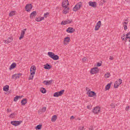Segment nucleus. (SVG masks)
Segmentation results:
<instances>
[{
    "label": "nucleus",
    "instance_id": "25",
    "mask_svg": "<svg viewBox=\"0 0 130 130\" xmlns=\"http://www.w3.org/2000/svg\"><path fill=\"white\" fill-rule=\"evenodd\" d=\"M16 15V11H12L11 12H10L9 16V17H13Z\"/></svg>",
    "mask_w": 130,
    "mask_h": 130
},
{
    "label": "nucleus",
    "instance_id": "53",
    "mask_svg": "<svg viewBox=\"0 0 130 130\" xmlns=\"http://www.w3.org/2000/svg\"><path fill=\"white\" fill-rule=\"evenodd\" d=\"M128 109H129V106H126L125 108V110H128Z\"/></svg>",
    "mask_w": 130,
    "mask_h": 130
},
{
    "label": "nucleus",
    "instance_id": "28",
    "mask_svg": "<svg viewBox=\"0 0 130 130\" xmlns=\"http://www.w3.org/2000/svg\"><path fill=\"white\" fill-rule=\"evenodd\" d=\"M111 86V84L109 83L108 84L106 87H105V90L106 91H107L108 90H109V89H110V87Z\"/></svg>",
    "mask_w": 130,
    "mask_h": 130
},
{
    "label": "nucleus",
    "instance_id": "46",
    "mask_svg": "<svg viewBox=\"0 0 130 130\" xmlns=\"http://www.w3.org/2000/svg\"><path fill=\"white\" fill-rule=\"evenodd\" d=\"M87 109H91V108H92V106H91V105H88L87 106Z\"/></svg>",
    "mask_w": 130,
    "mask_h": 130
},
{
    "label": "nucleus",
    "instance_id": "39",
    "mask_svg": "<svg viewBox=\"0 0 130 130\" xmlns=\"http://www.w3.org/2000/svg\"><path fill=\"white\" fill-rule=\"evenodd\" d=\"M42 125H38L36 127V129H41V127H42Z\"/></svg>",
    "mask_w": 130,
    "mask_h": 130
},
{
    "label": "nucleus",
    "instance_id": "21",
    "mask_svg": "<svg viewBox=\"0 0 130 130\" xmlns=\"http://www.w3.org/2000/svg\"><path fill=\"white\" fill-rule=\"evenodd\" d=\"M17 66V64H16V63L13 62L11 64V65L10 66V67L9 68V70H13L14 69H15V68H16Z\"/></svg>",
    "mask_w": 130,
    "mask_h": 130
},
{
    "label": "nucleus",
    "instance_id": "50",
    "mask_svg": "<svg viewBox=\"0 0 130 130\" xmlns=\"http://www.w3.org/2000/svg\"><path fill=\"white\" fill-rule=\"evenodd\" d=\"M109 59H110V60H113L114 59V58L113 57L110 56Z\"/></svg>",
    "mask_w": 130,
    "mask_h": 130
},
{
    "label": "nucleus",
    "instance_id": "8",
    "mask_svg": "<svg viewBox=\"0 0 130 130\" xmlns=\"http://www.w3.org/2000/svg\"><path fill=\"white\" fill-rule=\"evenodd\" d=\"M98 72H99V69L97 68H93L90 70V73L91 75H94L97 74Z\"/></svg>",
    "mask_w": 130,
    "mask_h": 130
},
{
    "label": "nucleus",
    "instance_id": "43",
    "mask_svg": "<svg viewBox=\"0 0 130 130\" xmlns=\"http://www.w3.org/2000/svg\"><path fill=\"white\" fill-rule=\"evenodd\" d=\"M127 23H128V21L127 20H125L123 23V25H127Z\"/></svg>",
    "mask_w": 130,
    "mask_h": 130
},
{
    "label": "nucleus",
    "instance_id": "30",
    "mask_svg": "<svg viewBox=\"0 0 130 130\" xmlns=\"http://www.w3.org/2000/svg\"><path fill=\"white\" fill-rule=\"evenodd\" d=\"M19 98H22V97H21V96H16L14 98V101L17 102V101L19 100Z\"/></svg>",
    "mask_w": 130,
    "mask_h": 130
},
{
    "label": "nucleus",
    "instance_id": "29",
    "mask_svg": "<svg viewBox=\"0 0 130 130\" xmlns=\"http://www.w3.org/2000/svg\"><path fill=\"white\" fill-rule=\"evenodd\" d=\"M58 58H59V57L58 56V55H54L52 59H53L54 60H57V59H58Z\"/></svg>",
    "mask_w": 130,
    "mask_h": 130
},
{
    "label": "nucleus",
    "instance_id": "35",
    "mask_svg": "<svg viewBox=\"0 0 130 130\" xmlns=\"http://www.w3.org/2000/svg\"><path fill=\"white\" fill-rule=\"evenodd\" d=\"M41 111L42 112H45L46 111V107H43L41 109Z\"/></svg>",
    "mask_w": 130,
    "mask_h": 130
},
{
    "label": "nucleus",
    "instance_id": "55",
    "mask_svg": "<svg viewBox=\"0 0 130 130\" xmlns=\"http://www.w3.org/2000/svg\"><path fill=\"white\" fill-rule=\"evenodd\" d=\"M75 119V117H74V116H72L71 117H70V119Z\"/></svg>",
    "mask_w": 130,
    "mask_h": 130
},
{
    "label": "nucleus",
    "instance_id": "18",
    "mask_svg": "<svg viewBox=\"0 0 130 130\" xmlns=\"http://www.w3.org/2000/svg\"><path fill=\"white\" fill-rule=\"evenodd\" d=\"M65 8L63 10V13H64V15H67L68 13L70 12V8L68 7H64Z\"/></svg>",
    "mask_w": 130,
    "mask_h": 130
},
{
    "label": "nucleus",
    "instance_id": "10",
    "mask_svg": "<svg viewBox=\"0 0 130 130\" xmlns=\"http://www.w3.org/2000/svg\"><path fill=\"white\" fill-rule=\"evenodd\" d=\"M26 30H27V29L25 28V29H23L21 31L20 36L19 38V40H21V39H23V38H24V36H25V33Z\"/></svg>",
    "mask_w": 130,
    "mask_h": 130
},
{
    "label": "nucleus",
    "instance_id": "31",
    "mask_svg": "<svg viewBox=\"0 0 130 130\" xmlns=\"http://www.w3.org/2000/svg\"><path fill=\"white\" fill-rule=\"evenodd\" d=\"M40 91L41 93H43V94H45V93H46V90L44 88H42L40 90Z\"/></svg>",
    "mask_w": 130,
    "mask_h": 130
},
{
    "label": "nucleus",
    "instance_id": "34",
    "mask_svg": "<svg viewBox=\"0 0 130 130\" xmlns=\"http://www.w3.org/2000/svg\"><path fill=\"white\" fill-rule=\"evenodd\" d=\"M30 70L36 72V67H35V66H32L31 67Z\"/></svg>",
    "mask_w": 130,
    "mask_h": 130
},
{
    "label": "nucleus",
    "instance_id": "56",
    "mask_svg": "<svg viewBox=\"0 0 130 130\" xmlns=\"http://www.w3.org/2000/svg\"><path fill=\"white\" fill-rule=\"evenodd\" d=\"M44 17H40L41 21H42V20H44Z\"/></svg>",
    "mask_w": 130,
    "mask_h": 130
},
{
    "label": "nucleus",
    "instance_id": "26",
    "mask_svg": "<svg viewBox=\"0 0 130 130\" xmlns=\"http://www.w3.org/2000/svg\"><path fill=\"white\" fill-rule=\"evenodd\" d=\"M9 88H10V87L9 86V85H5L3 87V90H4V91H5V92H8V91H9Z\"/></svg>",
    "mask_w": 130,
    "mask_h": 130
},
{
    "label": "nucleus",
    "instance_id": "45",
    "mask_svg": "<svg viewBox=\"0 0 130 130\" xmlns=\"http://www.w3.org/2000/svg\"><path fill=\"white\" fill-rule=\"evenodd\" d=\"M101 3L102 4V5H103L104 4H105L106 3V1L105 0H101Z\"/></svg>",
    "mask_w": 130,
    "mask_h": 130
},
{
    "label": "nucleus",
    "instance_id": "48",
    "mask_svg": "<svg viewBox=\"0 0 130 130\" xmlns=\"http://www.w3.org/2000/svg\"><path fill=\"white\" fill-rule=\"evenodd\" d=\"M86 60H87V58H86V57H83L82 59V61H83V62H85Z\"/></svg>",
    "mask_w": 130,
    "mask_h": 130
},
{
    "label": "nucleus",
    "instance_id": "9",
    "mask_svg": "<svg viewBox=\"0 0 130 130\" xmlns=\"http://www.w3.org/2000/svg\"><path fill=\"white\" fill-rule=\"evenodd\" d=\"M100 27H101V21H99L94 27L95 31H98L99 29L100 28Z\"/></svg>",
    "mask_w": 130,
    "mask_h": 130
},
{
    "label": "nucleus",
    "instance_id": "52",
    "mask_svg": "<svg viewBox=\"0 0 130 130\" xmlns=\"http://www.w3.org/2000/svg\"><path fill=\"white\" fill-rule=\"evenodd\" d=\"M4 43H6V44L9 43V41H8V40H4Z\"/></svg>",
    "mask_w": 130,
    "mask_h": 130
},
{
    "label": "nucleus",
    "instance_id": "32",
    "mask_svg": "<svg viewBox=\"0 0 130 130\" xmlns=\"http://www.w3.org/2000/svg\"><path fill=\"white\" fill-rule=\"evenodd\" d=\"M16 116V114L15 113H12L9 115L10 118H14Z\"/></svg>",
    "mask_w": 130,
    "mask_h": 130
},
{
    "label": "nucleus",
    "instance_id": "2",
    "mask_svg": "<svg viewBox=\"0 0 130 130\" xmlns=\"http://www.w3.org/2000/svg\"><path fill=\"white\" fill-rule=\"evenodd\" d=\"M92 112L94 114H99L101 112V108L99 106L95 107L92 110Z\"/></svg>",
    "mask_w": 130,
    "mask_h": 130
},
{
    "label": "nucleus",
    "instance_id": "49",
    "mask_svg": "<svg viewBox=\"0 0 130 130\" xmlns=\"http://www.w3.org/2000/svg\"><path fill=\"white\" fill-rule=\"evenodd\" d=\"M7 112H8V113L10 112H12V109H7Z\"/></svg>",
    "mask_w": 130,
    "mask_h": 130
},
{
    "label": "nucleus",
    "instance_id": "15",
    "mask_svg": "<svg viewBox=\"0 0 130 130\" xmlns=\"http://www.w3.org/2000/svg\"><path fill=\"white\" fill-rule=\"evenodd\" d=\"M43 84L44 85H46V86H48V85H51L52 83V80L50 81L45 80L43 82Z\"/></svg>",
    "mask_w": 130,
    "mask_h": 130
},
{
    "label": "nucleus",
    "instance_id": "44",
    "mask_svg": "<svg viewBox=\"0 0 130 130\" xmlns=\"http://www.w3.org/2000/svg\"><path fill=\"white\" fill-rule=\"evenodd\" d=\"M79 130H85V128H84V126H80L79 127Z\"/></svg>",
    "mask_w": 130,
    "mask_h": 130
},
{
    "label": "nucleus",
    "instance_id": "17",
    "mask_svg": "<svg viewBox=\"0 0 130 130\" xmlns=\"http://www.w3.org/2000/svg\"><path fill=\"white\" fill-rule=\"evenodd\" d=\"M74 31L75 29L73 27H69L66 30V32H67V33H74Z\"/></svg>",
    "mask_w": 130,
    "mask_h": 130
},
{
    "label": "nucleus",
    "instance_id": "42",
    "mask_svg": "<svg viewBox=\"0 0 130 130\" xmlns=\"http://www.w3.org/2000/svg\"><path fill=\"white\" fill-rule=\"evenodd\" d=\"M36 72V71H34V70H30V75H35V72Z\"/></svg>",
    "mask_w": 130,
    "mask_h": 130
},
{
    "label": "nucleus",
    "instance_id": "41",
    "mask_svg": "<svg viewBox=\"0 0 130 130\" xmlns=\"http://www.w3.org/2000/svg\"><path fill=\"white\" fill-rule=\"evenodd\" d=\"M126 38H127V39H129V40H130V32H128V33H127L126 34Z\"/></svg>",
    "mask_w": 130,
    "mask_h": 130
},
{
    "label": "nucleus",
    "instance_id": "37",
    "mask_svg": "<svg viewBox=\"0 0 130 130\" xmlns=\"http://www.w3.org/2000/svg\"><path fill=\"white\" fill-rule=\"evenodd\" d=\"M48 16H49V13H48V12H47L44 14V18H47V17H48Z\"/></svg>",
    "mask_w": 130,
    "mask_h": 130
},
{
    "label": "nucleus",
    "instance_id": "5",
    "mask_svg": "<svg viewBox=\"0 0 130 130\" xmlns=\"http://www.w3.org/2000/svg\"><path fill=\"white\" fill-rule=\"evenodd\" d=\"M64 93V90L62 89L60 91L56 92L54 93L53 96L54 97H59L61 95H62L63 93Z\"/></svg>",
    "mask_w": 130,
    "mask_h": 130
},
{
    "label": "nucleus",
    "instance_id": "47",
    "mask_svg": "<svg viewBox=\"0 0 130 130\" xmlns=\"http://www.w3.org/2000/svg\"><path fill=\"white\" fill-rule=\"evenodd\" d=\"M124 27V30H127V26L126 25H123Z\"/></svg>",
    "mask_w": 130,
    "mask_h": 130
},
{
    "label": "nucleus",
    "instance_id": "3",
    "mask_svg": "<svg viewBox=\"0 0 130 130\" xmlns=\"http://www.w3.org/2000/svg\"><path fill=\"white\" fill-rule=\"evenodd\" d=\"M121 83H122V80L119 79L118 80H117L116 82H115L114 87L115 89H117L118 88V86H120L121 85Z\"/></svg>",
    "mask_w": 130,
    "mask_h": 130
},
{
    "label": "nucleus",
    "instance_id": "14",
    "mask_svg": "<svg viewBox=\"0 0 130 130\" xmlns=\"http://www.w3.org/2000/svg\"><path fill=\"white\" fill-rule=\"evenodd\" d=\"M70 37H67L65 38L63 40L64 45H67L68 44V43H69V42H70Z\"/></svg>",
    "mask_w": 130,
    "mask_h": 130
},
{
    "label": "nucleus",
    "instance_id": "36",
    "mask_svg": "<svg viewBox=\"0 0 130 130\" xmlns=\"http://www.w3.org/2000/svg\"><path fill=\"white\" fill-rule=\"evenodd\" d=\"M110 77V73H107L105 75V78H106V79L109 78Z\"/></svg>",
    "mask_w": 130,
    "mask_h": 130
},
{
    "label": "nucleus",
    "instance_id": "20",
    "mask_svg": "<svg viewBox=\"0 0 130 130\" xmlns=\"http://www.w3.org/2000/svg\"><path fill=\"white\" fill-rule=\"evenodd\" d=\"M121 40H123V41H126L127 40V38H126V35L125 34H123L122 35V37H121Z\"/></svg>",
    "mask_w": 130,
    "mask_h": 130
},
{
    "label": "nucleus",
    "instance_id": "11",
    "mask_svg": "<svg viewBox=\"0 0 130 130\" xmlns=\"http://www.w3.org/2000/svg\"><path fill=\"white\" fill-rule=\"evenodd\" d=\"M69 1L68 0H65L62 1V7L63 8H68V6H69Z\"/></svg>",
    "mask_w": 130,
    "mask_h": 130
},
{
    "label": "nucleus",
    "instance_id": "38",
    "mask_svg": "<svg viewBox=\"0 0 130 130\" xmlns=\"http://www.w3.org/2000/svg\"><path fill=\"white\" fill-rule=\"evenodd\" d=\"M34 78V75H31L28 77V80H33V78Z\"/></svg>",
    "mask_w": 130,
    "mask_h": 130
},
{
    "label": "nucleus",
    "instance_id": "1",
    "mask_svg": "<svg viewBox=\"0 0 130 130\" xmlns=\"http://www.w3.org/2000/svg\"><path fill=\"white\" fill-rule=\"evenodd\" d=\"M83 7V3L82 2H79L77 3L73 8V12H78L79 10H81Z\"/></svg>",
    "mask_w": 130,
    "mask_h": 130
},
{
    "label": "nucleus",
    "instance_id": "40",
    "mask_svg": "<svg viewBox=\"0 0 130 130\" xmlns=\"http://www.w3.org/2000/svg\"><path fill=\"white\" fill-rule=\"evenodd\" d=\"M36 21H37V22H41V18L40 17H37Z\"/></svg>",
    "mask_w": 130,
    "mask_h": 130
},
{
    "label": "nucleus",
    "instance_id": "12",
    "mask_svg": "<svg viewBox=\"0 0 130 130\" xmlns=\"http://www.w3.org/2000/svg\"><path fill=\"white\" fill-rule=\"evenodd\" d=\"M87 94L88 97H94V96H96V92L92 91H88Z\"/></svg>",
    "mask_w": 130,
    "mask_h": 130
},
{
    "label": "nucleus",
    "instance_id": "4",
    "mask_svg": "<svg viewBox=\"0 0 130 130\" xmlns=\"http://www.w3.org/2000/svg\"><path fill=\"white\" fill-rule=\"evenodd\" d=\"M22 122H23V121L14 120L11 122V124L14 125V126H18V125H20Z\"/></svg>",
    "mask_w": 130,
    "mask_h": 130
},
{
    "label": "nucleus",
    "instance_id": "23",
    "mask_svg": "<svg viewBox=\"0 0 130 130\" xmlns=\"http://www.w3.org/2000/svg\"><path fill=\"white\" fill-rule=\"evenodd\" d=\"M55 55L54 53L52 52H48V55L51 58H53L54 55Z\"/></svg>",
    "mask_w": 130,
    "mask_h": 130
},
{
    "label": "nucleus",
    "instance_id": "24",
    "mask_svg": "<svg viewBox=\"0 0 130 130\" xmlns=\"http://www.w3.org/2000/svg\"><path fill=\"white\" fill-rule=\"evenodd\" d=\"M57 119V116L56 115H53L51 119V120L52 122H54L55 121V120H56V119Z\"/></svg>",
    "mask_w": 130,
    "mask_h": 130
},
{
    "label": "nucleus",
    "instance_id": "6",
    "mask_svg": "<svg viewBox=\"0 0 130 130\" xmlns=\"http://www.w3.org/2000/svg\"><path fill=\"white\" fill-rule=\"evenodd\" d=\"M20 77H22L21 73L15 74L12 75V79L13 80H17V79H20Z\"/></svg>",
    "mask_w": 130,
    "mask_h": 130
},
{
    "label": "nucleus",
    "instance_id": "33",
    "mask_svg": "<svg viewBox=\"0 0 130 130\" xmlns=\"http://www.w3.org/2000/svg\"><path fill=\"white\" fill-rule=\"evenodd\" d=\"M7 41H8L9 43H11V42L13 41V37H9L8 39H7Z\"/></svg>",
    "mask_w": 130,
    "mask_h": 130
},
{
    "label": "nucleus",
    "instance_id": "51",
    "mask_svg": "<svg viewBox=\"0 0 130 130\" xmlns=\"http://www.w3.org/2000/svg\"><path fill=\"white\" fill-rule=\"evenodd\" d=\"M86 90L87 91V92H90L91 91V89H90V88H88V87H86Z\"/></svg>",
    "mask_w": 130,
    "mask_h": 130
},
{
    "label": "nucleus",
    "instance_id": "19",
    "mask_svg": "<svg viewBox=\"0 0 130 130\" xmlns=\"http://www.w3.org/2000/svg\"><path fill=\"white\" fill-rule=\"evenodd\" d=\"M44 68L45 70H50L51 69V66L49 65L48 63H47L44 65Z\"/></svg>",
    "mask_w": 130,
    "mask_h": 130
},
{
    "label": "nucleus",
    "instance_id": "27",
    "mask_svg": "<svg viewBox=\"0 0 130 130\" xmlns=\"http://www.w3.org/2000/svg\"><path fill=\"white\" fill-rule=\"evenodd\" d=\"M37 14V13L36 12V11H33L30 15V18H33V17H35Z\"/></svg>",
    "mask_w": 130,
    "mask_h": 130
},
{
    "label": "nucleus",
    "instance_id": "7",
    "mask_svg": "<svg viewBox=\"0 0 130 130\" xmlns=\"http://www.w3.org/2000/svg\"><path fill=\"white\" fill-rule=\"evenodd\" d=\"M88 5L89 7H91V8H97V3L95 2L89 1L88 2Z\"/></svg>",
    "mask_w": 130,
    "mask_h": 130
},
{
    "label": "nucleus",
    "instance_id": "22",
    "mask_svg": "<svg viewBox=\"0 0 130 130\" xmlns=\"http://www.w3.org/2000/svg\"><path fill=\"white\" fill-rule=\"evenodd\" d=\"M21 105H26L27 104V99H23L21 101Z\"/></svg>",
    "mask_w": 130,
    "mask_h": 130
},
{
    "label": "nucleus",
    "instance_id": "16",
    "mask_svg": "<svg viewBox=\"0 0 130 130\" xmlns=\"http://www.w3.org/2000/svg\"><path fill=\"white\" fill-rule=\"evenodd\" d=\"M72 23V20H67L66 21H62L61 22V25H67V24H70Z\"/></svg>",
    "mask_w": 130,
    "mask_h": 130
},
{
    "label": "nucleus",
    "instance_id": "13",
    "mask_svg": "<svg viewBox=\"0 0 130 130\" xmlns=\"http://www.w3.org/2000/svg\"><path fill=\"white\" fill-rule=\"evenodd\" d=\"M25 10L27 12H30L32 10V5L31 4H27L25 6Z\"/></svg>",
    "mask_w": 130,
    "mask_h": 130
},
{
    "label": "nucleus",
    "instance_id": "57",
    "mask_svg": "<svg viewBox=\"0 0 130 130\" xmlns=\"http://www.w3.org/2000/svg\"><path fill=\"white\" fill-rule=\"evenodd\" d=\"M89 130H93V127H91L90 128H89Z\"/></svg>",
    "mask_w": 130,
    "mask_h": 130
},
{
    "label": "nucleus",
    "instance_id": "54",
    "mask_svg": "<svg viewBox=\"0 0 130 130\" xmlns=\"http://www.w3.org/2000/svg\"><path fill=\"white\" fill-rule=\"evenodd\" d=\"M97 66L98 67H101V63H98Z\"/></svg>",
    "mask_w": 130,
    "mask_h": 130
}]
</instances>
